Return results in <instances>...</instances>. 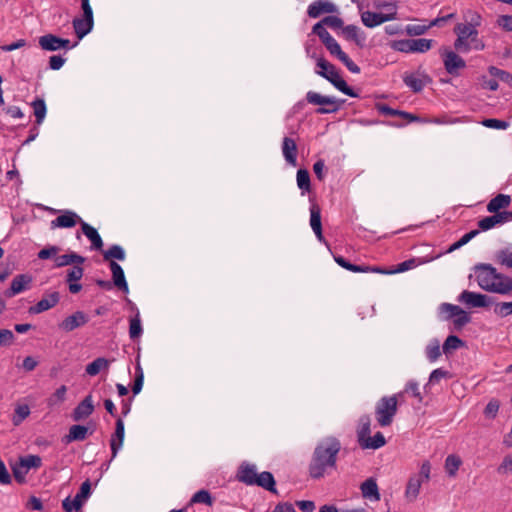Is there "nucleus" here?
<instances>
[{"mask_svg":"<svg viewBox=\"0 0 512 512\" xmlns=\"http://www.w3.org/2000/svg\"><path fill=\"white\" fill-rule=\"evenodd\" d=\"M88 434V428L83 425H73L69 429V433L63 438L65 443L73 441H83Z\"/></svg>","mask_w":512,"mask_h":512,"instance_id":"nucleus-30","label":"nucleus"},{"mask_svg":"<svg viewBox=\"0 0 512 512\" xmlns=\"http://www.w3.org/2000/svg\"><path fill=\"white\" fill-rule=\"evenodd\" d=\"M54 261L56 267H64L71 264H83L85 262V257L75 252H70L59 256L57 255Z\"/></svg>","mask_w":512,"mask_h":512,"instance_id":"nucleus-28","label":"nucleus"},{"mask_svg":"<svg viewBox=\"0 0 512 512\" xmlns=\"http://www.w3.org/2000/svg\"><path fill=\"white\" fill-rule=\"evenodd\" d=\"M143 383H144V372H143V369L140 366V364L137 363V365L135 367V379H134V383L132 386V392L134 395H137L140 393V391L142 390V387H143Z\"/></svg>","mask_w":512,"mask_h":512,"instance_id":"nucleus-45","label":"nucleus"},{"mask_svg":"<svg viewBox=\"0 0 512 512\" xmlns=\"http://www.w3.org/2000/svg\"><path fill=\"white\" fill-rule=\"evenodd\" d=\"M32 107L34 109V115L36 117V123L41 124L46 115V104L42 99H36L32 102Z\"/></svg>","mask_w":512,"mask_h":512,"instance_id":"nucleus-44","label":"nucleus"},{"mask_svg":"<svg viewBox=\"0 0 512 512\" xmlns=\"http://www.w3.org/2000/svg\"><path fill=\"white\" fill-rule=\"evenodd\" d=\"M59 293L52 292L45 297H43L40 301L37 302L36 305L30 308V313L39 314L44 311H47L53 308L59 302Z\"/></svg>","mask_w":512,"mask_h":512,"instance_id":"nucleus-21","label":"nucleus"},{"mask_svg":"<svg viewBox=\"0 0 512 512\" xmlns=\"http://www.w3.org/2000/svg\"><path fill=\"white\" fill-rule=\"evenodd\" d=\"M443 64H465V61L454 51L445 49L442 52Z\"/></svg>","mask_w":512,"mask_h":512,"instance_id":"nucleus-51","label":"nucleus"},{"mask_svg":"<svg viewBox=\"0 0 512 512\" xmlns=\"http://www.w3.org/2000/svg\"><path fill=\"white\" fill-rule=\"evenodd\" d=\"M327 50L330 52L332 56H335L339 61L343 62L344 64H353L349 60V57L345 52L342 51L340 45L338 42L332 37L329 40H327L325 43H323Z\"/></svg>","mask_w":512,"mask_h":512,"instance_id":"nucleus-27","label":"nucleus"},{"mask_svg":"<svg viewBox=\"0 0 512 512\" xmlns=\"http://www.w3.org/2000/svg\"><path fill=\"white\" fill-rule=\"evenodd\" d=\"M322 23H324L326 26H328L329 28H331L333 30L340 29V31H341L342 28L344 27L343 20L341 18H339L337 16H333V15L324 17L322 19Z\"/></svg>","mask_w":512,"mask_h":512,"instance_id":"nucleus-54","label":"nucleus"},{"mask_svg":"<svg viewBox=\"0 0 512 512\" xmlns=\"http://www.w3.org/2000/svg\"><path fill=\"white\" fill-rule=\"evenodd\" d=\"M440 310H441V312L448 313V316H447L448 319L455 318L458 313L462 312V308H460L457 305H453V304H449V303H443L440 306Z\"/></svg>","mask_w":512,"mask_h":512,"instance_id":"nucleus-61","label":"nucleus"},{"mask_svg":"<svg viewBox=\"0 0 512 512\" xmlns=\"http://www.w3.org/2000/svg\"><path fill=\"white\" fill-rule=\"evenodd\" d=\"M338 12V7L329 0H315L307 9V15L310 18H318L323 14H332Z\"/></svg>","mask_w":512,"mask_h":512,"instance_id":"nucleus-12","label":"nucleus"},{"mask_svg":"<svg viewBox=\"0 0 512 512\" xmlns=\"http://www.w3.org/2000/svg\"><path fill=\"white\" fill-rule=\"evenodd\" d=\"M419 264L418 260L415 258L408 259L403 261L397 265V268L392 270L393 273H402L408 271L412 268H415Z\"/></svg>","mask_w":512,"mask_h":512,"instance_id":"nucleus-60","label":"nucleus"},{"mask_svg":"<svg viewBox=\"0 0 512 512\" xmlns=\"http://www.w3.org/2000/svg\"><path fill=\"white\" fill-rule=\"evenodd\" d=\"M403 81L414 93H419L427 84L431 83L432 80L430 76L418 70L414 73H405L403 75Z\"/></svg>","mask_w":512,"mask_h":512,"instance_id":"nucleus-10","label":"nucleus"},{"mask_svg":"<svg viewBox=\"0 0 512 512\" xmlns=\"http://www.w3.org/2000/svg\"><path fill=\"white\" fill-rule=\"evenodd\" d=\"M109 361L106 358L99 357L86 366V373L90 376L97 375L101 370H107Z\"/></svg>","mask_w":512,"mask_h":512,"instance_id":"nucleus-36","label":"nucleus"},{"mask_svg":"<svg viewBox=\"0 0 512 512\" xmlns=\"http://www.w3.org/2000/svg\"><path fill=\"white\" fill-rule=\"evenodd\" d=\"M82 218L74 211L64 210L61 215L53 219L50 223L51 229L72 228L77 223L81 224Z\"/></svg>","mask_w":512,"mask_h":512,"instance_id":"nucleus-13","label":"nucleus"},{"mask_svg":"<svg viewBox=\"0 0 512 512\" xmlns=\"http://www.w3.org/2000/svg\"><path fill=\"white\" fill-rule=\"evenodd\" d=\"M497 472L500 475L512 474V455H507L504 457L502 463L497 468Z\"/></svg>","mask_w":512,"mask_h":512,"instance_id":"nucleus-59","label":"nucleus"},{"mask_svg":"<svg viewBox=\"0 0 512 512\" xmlns=\"http://www.w3.org/2000/svg\"><path fill=\"white\" fill-rule=\"evenodd\" d=\"M89 321L88 316L82 311H76L74 314L66 317L60 324L59 328L65 332H71L76 328L85 325Z\"/></svg>","mask_w":512,"mask_h":512,"instance_id":"nucleus-15","label":"nucleus"},{"mask_svg":"<svg viewBox=\"0 0 512 512\" xmlns=\"http://www.w3.org/2000/svg\"><path fill=\"white\" fill-rule=\"evenodd\" d=\"M82 264H74V266L67 270L66 281L67 282H77L81 280L84 274V269L81 266Z\"/></svg>","mask_w":512,"mask_h":512,"instance_id":"nucleus-46","label":"nucleus"},{"mask_svg":"<svg viewBox=\"0 0 512 512\" xmlns=\"http://www.w3.org/2000/svg\"><path fill=\"white\" fill-rule=\"evenodd\" d=\"M474 271L476 281L483 290L501 295L512 293V278L497 272L491 264H477L474 266Z\"/></svg>","mask_w":512,"mask_h":512,"instance_id":"nucleus-2","label":"nucleus"},{"mask_svg":"<svg viewBox=\"0 0 512 512\" xmlns=\"http://www.w3.org/2000/svg\"><path fill=\"white\" fill-rule=\"evenodd\" d=\"M81 231L91 241V249L101 250L103 248V240L94 227L81 221Z\"/></svg>","mask_w":512,"mask_h":512,"instance_id":"nucleus-25","label":"nucleus"},{"mask_svg":"<svg viewBox=\"0 0 512 512\" xmlns=\"http://www.w3.org/2000/svg\"><path fill=\"white\" fill-rule=\"evenodd\" d=\"M103 258L105 261L110 262L113 261V259L123 261L125 259V251L120 245L114 244L103 252Z\"/></svg>","mask_w":512,"mask_h":512,"instance_id":"nucleus-40","label":"nucleus"},{"mask_svg":"<svg viewBox=\"0 0 512 512\" xmlns=\"http://www.w3.org/2000/svg\"><path fill=\"white\" fill-rule=\"evenodd\" d=\"M447 377H449L448 371H446L442 368L435 369L431 372V374L429 376V381L425 387L435 384V383H438L441 379L447 378Z\"/></svg>","mask_w":512,"mask_h":512,"instance_id":"nucleus-57","label":"nucleus"},{"mask_svg":"<svg viewBox=\"0 0 512 512\" xmlns=\"http://www.w3.org/2000/svg\"><path fill=\"white\" fill-rule=\"evenodd\" d=\"M465 346V342L456 335H450L446 338L443 344V352L446 355L451 354L453 351Z\"/></svg>","mask_w":512,"mask_h":512,"instance_id":"nucleus-37","label":"nucleus"},{"mask_svg":"<svg viewBox=\"0 0 512 512\" xmlns=\"http://www.w3.org/2000/svg\"><path fill=\"white\" fill-rule=\"evenodd\" d=\"M377 7H384L388 13H375L365 11L361 14V20L366 27L373 28L384 22L396 19V6L394 4H378Z\"/></svg>","mask_w":512,"mask_h":512,"instance_id":"nucleus-7","label":"nucleus"},{"mask_svg":"<svg viewBox=\"0 0 512 512\" xmlns=\"http://www.w3.org/2000/svg\"><path fill=\"white\" fill-rule=\"evenodd\" d=\"M306 100L309 104L319 105V106H329V107H319L316 110L318 114H329L337 112L341 105L344 103V100H337L334 97L324 96L317 92L309 91L306 94Z\"/></svg>","mask_w":512,"mask_h":512,"instance_id":"nucleus-5","label":"nucleus"},{"mask_svg":"<svg viewBox=\"0 0 512 512\" xmlns=\"http://www.w3.org/2000/svg\"><path fill=\"white\" fill-rule=\"evenodd\" d=\"M376 109L378 110V112H380L383 115H386V116H399V117L407 120L408 122H415V121L420 120V116H417L415 114H412V113H409V112H406V111L393 109V108H391L388 105L383 104V103L376 104Z\"/></svg>","mask_w":512,"mask_h":512,"instance_id":"nucleus-23","label":"nucleus"},{"mask_svg":"<svg viewBox=\"0 0 512 512\" xmlns=\"http://www.w3.org/2000/svg\"><path fill=\"white\" fill-rule=\"evenodd\" d=\"M30 414V409L27 405H19L15 409V416L13 417V424L19 425Z\"/></svg>","mask_w":512,"mask_h":512,"instance_id":"nucleus-53","label":"nucleus"},{"mask_svg":"<svg viewBox=\"0 0 512 512\" xmlns=\"http://www.w3.org/2000/svg\"><path fill=\"white\" fill-rule=\"evenodd\" d=\"M494 313L502 318L512 314V302L497 303L494 308Z\"/></svg>","mask_w":512,"mask_h":512,"instance_id":"nucleus-55","label":"nucleus"},{"mask_svg":"<svg viewBox=\"0 0 512 512\" xmlns=\"http://www.w3.org/2000/svg\"><path fill=\"white\" fill-rule=\"evenodd\" d=\"M497 260L500 264L512 268V252L501 250L497 254Z\"/></svg>","mask_w":512,"mask_h":512,"instance_id":"nucleus-63","label":"nucleus"},{"mask_svg":"<svg viewBox=\"0 0 512 512\" xmlns=\"http://www.w3.org/2000/svg\"><path fill=\"white\" fill-rule=\"evenodd\" d=\"M143 328L140 319V313L137 311L136 315L129 320V337L131 340H136L141 337Z\"/></svg>","mask_w":512,"mask_h":512,"instance_id":"nucleus-34","label":"nucleus"},{"mask_svg":"<svg viewBox=\"0 0 512 512\" xmlns=\"http://www.w3.org/2000/svg\"><path fill=\"white\" fill-rule=\"evenodd\" d=\"M325 26L326 25L324 23H322V20H321V21L317 22L312 28V32L320 38L322 43H325L327 40L332 38L330 33L326 30Z\"/></svg>","mask_w":512,"mask_h":512,"instance_id":"nucleus-52","label":"nucleus"},{"mask_svg":"<svg viewBox=\"0 0 512 512\" xmlns=\"http://www.w3.org/2000/svg\"><path fill=\"white\" fill-rule=\"evenodd\" d=\"M297 185L299 189L302 191V194H304L305 192H310V175L306 169H299L297 171Z\"/></svg>","mask_w":512,"mask_h":512,"instance_id":"nucleus-41","label":"nucleus"},{"mask_svg":"<svg viewBox=\"0 0 512 512\" xmlns=\"http://www.w3.org/2000/svg\"><path fill=\"white\" fill-rule=\"evenodd\" d=\"M426 356L430 362H435L441 356L440 343L433 339L426 346Z\"/></svg>","mask_w":512,"mask_h":512,"instance_id":"nucleus-43","label":"nucleus"},{"mask_svg":"<svg viewBox=\"0 0 512 512\" xmlns=\"http://www.w3.org/2000/svg\"><path fill=\"white\" fill-rule=\"evenodd\" d=\"M318 69L316 73L324 78H326L330 83H332L338 90L343 92L344 94L356 97L357 94L350 88L346 81L342 78L340 72L337 70L336 66H317Z\"/></svg>","mask_w":512,"mask_h":512,"instance_id":"nucleus-6","label":"nucleus"},{"mask_svg":"<svg viewBox=\"0 0 512 512\" xmlns=\"http://www.w3.org/2000/svg\"><path fill=\"white\" fill-rule=\"evenodd\" d=\"M32 277L28 274H19L11 282L10 288L5 292L7 297H13L29 288Z\"/></svg>","mask_w":512,"mask_h":512,"instance_id":"nucleus-18","label":"nucleus"},{"mask_svg":"<svg viewBox=\"0 0 512 512\" xmlns=\"http://www.w3.org/2000/svg\"><path fill=\"white\" fill-rule=\"evenodd\" d=\"M310 226L318 240L321 242H325L322 233L321 210L320 207L315 203L312 204L310 207Z\"/></svg>","mask_w":512,"mask_h":512,"instance_id":"nucleus-22","label":"nucleus"},{"mask_svg":"<svg viewBox=\"0 0 512 512\" xmlns=\"http://www.w3.org/2000/svg\"><path fill=\"white\" fill-rule=\"evenodd\" d=\"M94 412L92 395H87L73 410L72 418L74 421H82L88 418Z\"/></svg>","mask_w":512,"mask_h":512,"instance_id":"nucleus-16","label":"nucleus"},{"mask_svg":"<svg viewBox=\"0 0 512 512\" xmlns=\"http://www.w3.org/2000/svg\"><path fill=\"white\" fill-rule=\"evenodd\" d=\"M422 482L421 477L411 476L409 478L405 495L410 501H414L417 498Z\"/></svg>","mask_w":512,"mask_h":512,"instance_id":"nucleus-33","label":"nucleus"},{"mask_svg":"<svg viewBox=\"0 0 512 512\" xmlns=\"http://www.w3.org/2000/svg\"><path fill=\"white\" fill-rule=\"evenodd\" d=\"M500 403L496 399H492L488 402L484 409V414L487 418H495L499 411Z\"/></svg>","mask_w":512,"mask_h":512,"instance_id":"nucleus-58","label":"nucleus"},{"mask_svg":"<svg viewBox=\"0 0 512 512\" xmlns=\"http://www.w3.org/2000/svg\"><path fill=\"white\" fill-rule=\"evenodd\" d=\"M39 45L43 50L56 51L61 48L69 49L71 47L70 40L63 39L53 34H46L39 38Z\"/></svg>","mask_w":512,"mask_h":512,"instance_id":"nucleus-14","label":"nucleus"},{"mask_svg":"<svg viewBox=\"0 0 512 512\" xmlns=\"http://www.w3.org/2000/svg\"><path fill=\"white\" fill-rule=\"evenodd\" d=\"M454 32L457 35L454 46L458 52H467L471 49L479 50L484 47L478 38V31L473 25L459 23L454 28Z\"/></svg>","mask_w":512,"mask_h":512,"instance_id":"nucleus-3","label":"nucleus"},{"mask_svg":"<svg viewBox=\"0 0 512 512\" xmlns=\"http://www.w3.org/2000/svg\"><path fill=\"white\" fill-rule=\"evenodd\" d=\"M254 485H257L259 487H262L272 493H277V490L275 488V479L272 473L268 471H264L260 474H258L256 481Z\"/></svg>","mask_w":512,"mask_h":512,"instance_id":"nucleus-31","label":"nucleus"},{"mask_svg":"<svg viewBox=\"0 0 512 512\" xmlns=\"http://www.w3.org/2000/svg\"><path fill=\"white\" fill-rule=\"evenodd\" d=\"M215 502V498L211 495V493L206 489H201L194 493V504H203L206 506H213Z\"/></svg>","mask_w":512,"mask_h":512,"instance_id":"nucleus-42","label":"nucleus"},{"mask_svg":"<svg viewBox=\"0 0 512 512\" xmlns=\"http://www.w3.org/2000/svg\"><path fill=\"white\" fill-rule=\"evenodd\" d=\"M282 152L285 160L293 165L296 166L297 164V145L296 142L289 137H285L283 139L282 143Z\"/></svg>","mask_w":512,"mask_h":512,"instance_id":"nucleus-26","label":"nucleus"},{"mask_svg":"<svg viewBox=\"0 0 512 512\" xmlns=\"http://www.w3.org/2000/svg\"><path fill=\"white\" fill-rule=\"evenodd\" d=\"M462 464L459 456L451 454L445 460V470L450 477H454Z\"/></svg>","mask_w":512,"mask_h":512,"instance_id":"nucleus-39","label":"nucleus"},{"mask_svg":"<svg viewBox=\"0 0 512 512\" xmlns=\"http://www.w3.org/2000/svg\"><path fill=\"white\" fill-rule=\"evenodd\" d=\"M489 72L491 76L500 79L512 87V75L504 70L498 69L496 66H490Z\"/></svg>","mask_w":512,"mask_h":512,"instance_id":"nucleus-50","label":"nucleus"},{"mask_svg":"<svg viewBox=\"0 0 512 512\" xmlns=\"http://www.w3.org/2000/svg\"><path fill=\"white\" fill-rule=\"evenodd\" d=\"M109 266L112 272L113 284L119 290L128 293L129 288L122 267L115 261H111Z\"/></svg>","mask_w":512,"mask_h":512,"instance_id":"nucleus-24","label":"nucleus"},{"mask_svg":"<svg viewBox=\"0 0 512 512\" xmlns=\"http://www.w3.org/2000/svg\"><path fill=\"white\" fill-rule=\"evenodd\" d=\"M432 40L425 38L412 39V52H426L431 48Z\"/></svg>","mask_w":512,"mask_h":512,"instance_id":"nucleus-49","label":"nucleus"},{"mask_svg":"<svg viewBox=\"0 0 512 512\" xmlns=\"http://www.w3.org/2000/svg\"><path fill=\"white\" fill-rule=\"evenodd\" d=\"M12 472L15 480L22 484L25 482L26 475L28 473L27 468L24 466L22 461L19 459V461L12 467Z\"/></svg>","mask_w":512,"mask_h":512,"instance_id":"nucleus-47","label":"nucleus"},{"mask_svg":"<svg viewBox=\"0 0 512 512\" xmlns=\"http://www.w3.org/2000/svg\"><path fill=\"white\" fill-rule=\"evenodd\" d=\"M15 336L9 329H0V346H9L14 342Z\"/></svg>","mask_w":512,"mask_h":512,"instance_id":"nucleus-62","label":"nucleus"},{"mask_svg":"<svg viewBox=\"0 0 512 512\" xmlns=\"http://www.w3.org/2000/svg\"><path fill=\"white\" fill-rule=\"evenodd\" d=\"M511 203V197L506 194H498L490 200L487 210L490 213H497L500 209L507 208Z\"/></svg>","mask_w":512,"mask_h":512,"instance_id":"nucleus-29","label":"nucleus"},{"mask_svg":"<svg viewBox=\"0 0 512 512\" xmlns=\"http://www.w3.org/2000/svg\"><path fill=\"white\" fill-rule=\"evenodd\" d=\"M370 425H371V420L368 415H363L360 417L359 427L357 430L359 445H361V441L363 442L365 439H367L370 436V432H371Z\"/></svg>","mask_w":512,"mask_h":512,"instance_id":"nucleus-35","label":"nucleus"},{"mask_svg":"<svg viewBox=\"0 0 512 512\" xmlns=\"http://www.w3.org/2000/svg\"><path fill=\"white\" fill-rule=\"evenodd\" d=\"M479 83L483 89H489L491 91H496L499 86L495 79L488 78L487 76H481L479 78Z\"/></svg>","mask_w":512,"mask_h":512,"instance_id":"nucleus-64","label":"nucleus"},{"mask_svg":"<svg viewBox=\"0 0 512 512\" xmlns=\"http://www.w3.org/2000/svg\"><path fill=\"white\" fill-rule=\"evenodd\" d=\"M59 251H60V247L51 245V246L45 247L42 250H40L38 252L37 256L41 260H46V259H49V258H54L55 259V257L59 253Z\"/></svg>","mask_w":512,"mask_h":512,"instance_id":"nucleus-56","label":"nucleus"},{"mask_svg":"<svg viewBox=\"0 0 512 512\" xmlns=\"http://www.w3.org/2000/svg\"><path fill=\"white\" fill-rule=\"evenodd\" d=\"M257 476L256 466L249 463H243L237 473V479L246 485H254Z\"/></svg>","mask_w":512,"mask_h":512,"instance_id":"nucleus-20","label":"nucleus"},{"mask_svg":"<svg viewBox=\"0 0 512 512\" xmlns=\"http://www.w3.org/2000/svg\"><path fill=\"white\" fill-rule=\"evenodd\" d=\"M339 34L346 39L355 43L357 46H364L366 42L365 33L355 25H347L342 28Z\"/></svg>","mask_w":512,"mask_h":512,"instance_id":"nucleus-17","label":"nucleus"},{"mask_svg":"<svg viewBox=\"0 0 512 512\" xmlns=\"http://www.w3.org/2000/svg\"><path fill=\"white\" fill-rule=\"evenodd\" d=\"M458 300L471 308H485L495 304L493 297L468 290H464L459 295Z\"/></svg>","mask_w":512,"mask_h":512,"instance_id":"nucleus-9","label":"nucleus"},{"mask_svg":"<svg viewBox=\"0 0 512 512\" xmlns=\"http://www.w3.org/2000/svg\"><path fill=\"white\" fill-rule=\"evenodd\" d=\"M386 443L385 437L381 432H377L373 437H368L363 442L361 441V447L363 449H378L384 446Z\"/></svg>","mask_w":512,"mask_h":512,"instance_id":"nucleus-38","label":"nucleus"},{"mask_svg":"<svg viewBox=\"0 0 512 512\" xmlns=\"http://www.w3.org/2000/svg\"><path fill=\"white\" fill-rule=\"evenodd\" d=\"M20 460L29 471L30 469H38L42 465V459L38 455H27L21 457Z\"/></svg>","mask_w":512,"mask_h":512,"instance_id":"nucleus-48","label":"nucleus"},{"mask_svg":"<svg viewBox=\"0 0 512 512\" xmlns=\"http://www.w3.org/2000/svg\"><path fill=\"white\" fill-rule=\"evenodd\" d=\"M361 491L363 497L365 498L374 499L377 501L380 499L378 486L373 478H369L361 484Z\"/></svg>","mask_w":512,"mask_h":512,"instance_id":"nucleus-32","label":"nucleus"},{"mask_svg":"<svg viewBox=\"0 0 512 512\" xmlns=\"http://www.w3.org/2000/svg\"><path fill=\"white\" fill-rule=\"evenodd\" d=\"M94 25L93 12H82V15L74 18L73 28L78 39H82L92 30Z\"/></svg>","mask_w":512,"mask_h":512,"instance_id":"nucleus-11","label":"nucleus"},{"mask_svg":"<svg viewBox=\"0 0 512 512\" xmlns=\"http://www.w3.org/2000/svg\"><path fill=\"white\" fill-rule=\"evenodd\" d=\"M125 436L124 421L121 418L116 420L115 432L110 440V447L112 452V459L116 457L118 451L121 449Z\"/></svg>","mask_w":512,"mask_h":512,"instance_id":"nucleus-19","label":"nucleus"},{"mask_svg":"<svg viewBox=\"0 0 512 512\" xmlns=\"http://www.w3.org/2000/svg\"><path fill=\"white\" fill-rule=\"evenodd\" d=\"M397 413V397H382L375 408V415L380 426H389Z\"/></svg>","mask_w":512,"mask_h":512,"instance_id":"nucleus-4","label":"nucleus"},{"mask_svg":"<svg viewBox=\"0 0 512 512\" xmlns=\"http://www.w3.org/2000/svg\"><path fill=\"white\" fill-rule=\"evenodd\" d=\"M91 494V483L89 480L84 481L81 486L79 492L75 495L74 499L71 500L70 497L65 498L62 501V507L65 512H72L73 510H79L84 501H86Z\"/></svg>","mask_w":512,"mask_h":512,"instance_id":"nucleus-8","label":"nucleus"},{"mask_svg":"<svg viewBox=\"0 0 512 512\" xmlns=\"http://www.w3.org/2000/svg\"><path fill=\"white\" fill-rule=\"evenodd\" d=\"M341 448L340 440L334 436L325 437L318 442L308 467L310 477L320 479L325 476L328 469H335Z\"/></svg>","mask_w":512,"mask_h":512,"instance_id":"nucleus-1","label":"nucleus"}]
</instances>
